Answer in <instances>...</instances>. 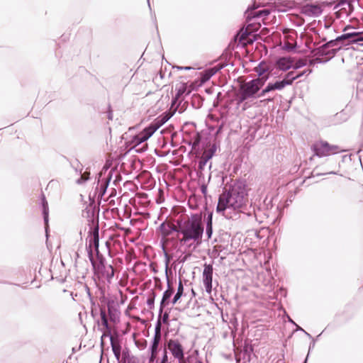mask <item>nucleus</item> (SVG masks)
I'll return each instance as SVG.
<instances>
[{"instance_id":"nucleus-32","label":"nucleus","mask_w":363,"mask_h":363,"mask_svg":"<svg viewBox=\"0 0 363 363\" xmlns=\"http://www.w3.org/2000/svg\"><path fill=\"white\" fill-rule=\"evenodd\" d=\"M239 35V42L243 44V42H245L247 38V33H243L242 34H238Z\"/></svg>"},{"instance_id":"nucleus-23","label":"nucleus","mask_w":363,"mask_h":363,"mask_svg":"<svg viewBox=\"0 0 363 363\" xmlns=\"http://www.w3.org/2000/svg\"><path fill=\"white\" fill-rule=\"evenodd\" d=\"M307 63V60L306 59H299L297 61H294L292 67L294 69H299L303 66H305Z\"/></svg>"},{"instance_id":"nucleus-30","label":"nucleus","mask_w":363,"mask_h":363,"mask_svg":"<svg viewBox=\"0 0 363 363\" xmlns=\"http://www.w3.org/2000/svg\"><path fill=\"white\" fill-rule=\"evenodd\" d=\"M89 174H90V173L89 172H84L81 175L80 179L78 180V183L81 184V183H83V182H86V180H88L89 178Z\"/></svg>"},{"instance_id":"nucleus-24","label":"nucleus","mask_w":363,"mask_h":363,"mask_svg":"<svg viewBox=\"0 0 363 363\" xmlns=\"http://www.w3.org/2000/svg\"><path fill=\"white\" fill-rule=\"evenodd\" d=\"M43 206L44 219H45V221L47 223L48 222V203L45 201V197H43Z\"/></svg>"},{"instance_id":"nucleus-39","label":"nucleus","mask_w":363,"mask_h":363,"mask_svg":"<svg viewBox=\"0 0 363 363\" xmlns=\"http://www.w3.org/2000/svg\"><path fill=\"white\" fill-rule=\"evenodd\" d=\"M113 195V192H111V194L110 196H112Z\"/></svg>"},{"instance_id":"nucleus-8","label":"nucleus","mask_w":363,"mask_h":363,"mask_svg":"<svg viewBox=\"0 0 363 363\" xmlns=\"http://www.w3.org/2000/svg\"><path fill=\"white\" fill-rule=\"evenodd\" d=\"M100 315H101V330L103 333L102 336H101V345H104V337H111V336H112V335H111V328L108 324V318H107L106 313V311L104 309H101Z\"/></svg>"},{"instance_id":"nucleus-34","label":"nucleus","mask_w":363,"mask_h":363,"mask_svg":"<svg viewBox=\"0 0 363 363\" xmlns=\"http://www.w3.org/2000/svg\"><path fill=\"white\" fill-rule=\"evenodd\" d=\"M307 71H303L302 72H300L299 74H298L297 75L295 76V79L301 77V76H303L305 73H306Z\"/></svg>"},{"instance_id":"nucleus-41","label":"nucleus","mask_w":363,"mask_h":363,"mask_svg":"<svg viewBox=\"0 0 363 363\" xmlns=\"http://www.w3.org/2000/svg\"><path fill=\"white\" fill-rule=\"evenodd\" d=\"M161 363H165V362H162Z\"/></svg>"},{"instance_id":"nucleus-36","label":"nucleus","mask_w":363,"mask_h":363,"mask_svg":"<svg viewBox=\"0 0 363 363\" xmlns=\"http://www.w3.org/2000/svg\"><path fill=\"white\" fill-rule=\"evenodd\" d=\"M108 183V179H107V180L105 182L104 184V192H103V194H104V192H105V191H106V189L107 188Z\"/></svg>"},{"instance_id":"nucleus-15","label":"nucleus","mask_w":363,"mask_h":363,"mask_svg":"<svg viewBox=\"0 0 363 363\" xmlns=\"http://www.w3.org/2000/svg\"><path fill=\"white\" fill-rule=\"evenodd\" d=\"M99 228L96 227L92 231L89 240V251H91L93 252V250L94 251L99 250Z\"/></svg>"},{"instance_id":"nucleus-35","label":"nucleus","mask_w":363,"mask_h":363,"mask_svg":"<svg viewBox=\"0 0 363 363\" xmlns=\"http://www.w3.org/2000/svg\"><path fill=\"white\" fill-rule=\"evenodd\" d=\"M167 361V352H165L162 362L166 363Z\"/></svg>"},{"instance_id":"nucleus-17","label":"nucleus","mask_w":363,"mask_h":363,"mask_svg":"<svg viewBox=\"0 0 363 363\" xmlns=\"http://www.w3.org/2000/svg\"><path fill=\"white\" fill-rule=\"evenodd\" d=\"M344 40H348L351 43H356L363 40V38L360 37V33L357 32L345 33L339 36L336 38L337 41H341Z\"/></svg>"},{"instance_id":"nucleus-20","label":"nucleus","mask_w":363,"mask_h":363,"mask_svg":"<svg viewBox=\"0 0 363 363\" xmlns=\"http://www.w3.org/2000/svg\"><path fill=\"white\" fill-rule=\"evenodd\" d=\"M291 81L288 79H283L280 82H276L275 83L272 84L274 90H281L284 89L286 86L291 85Z\"/></svg>"},{"instance_id":"nucleus-31","label":"nucleus","mask_w":363,"mask_h":363,"mask_svg":"<svg viewBox=\"0 0 363 363\" xmlns=\"http://www.w3.org/2000/svg\"><path fill=\"white\" fill-rule=\"evenodd\" d=\"M293 74H294V72H288V73L286 74V76H285V77H284V79H288V80H289V81L291 80V84H292V83H293V82L295 80V76L294 77V76H293Z\"/></svg>"},{"instance_id":"nucleus-11","label":"nucleus","mask_w":363,"mask_h":363,"mask_svg":"<svg viewBox=\"0 0 363 363\" xmlns=\"http://www.w3.org/2000/svg\"><path fill=\"white\" fill-rule=\"evenodd\" d=\"M109 337H110V340H111V345L112 351H113L114 356H115L116 359H117V361L118 362H120L121 357V349H122L121 340L118 336L112 335Z\"/></svg>"},{"instance_id":"nucleus-14","label":"nucleus","mask_w":363,"mask_h":363,"mask_svg":"<svg viewBox=\"0 0 363 363\" xmlns=\"http://www.w3.org/2000/svg\"><path fill=\"white\" fill-rule=\"evenodd\" d=\"M301 12L309 16H318L321 13L322 9L318 4H306L301 8Z\"/></svg>"},{"instance_id":"nucleus-33","label":"nucleus","mask_w":363,"mask_h":363,"mask_svg":"<svg viewBox=\"0 0 363 363\" xmlns=\"http://www.w3.org/2000/svg\"><path fill=\"white\" fill-rule=\"evenodd\" d=\"M254 42V40L253 39H251V38H247L246 41L245 42H243V45L245 46L247 45H251Z\"/></svg>"},{"instance_id":"nucleus-28","label":"nucleus","mask_w":363,"mask_h":363,"mask_svg":"<svg viewBox=\"0 0 363 363\" xmlns=\"http://www.w3.org/2000/svg\"><path fill=\"white\" fill-rule=\"evenodd\" d=\"M95 252L96 259H94V262H105V258L104 257L103 255L99 252V250H96Z\"/></svg>"},{"instance_id":"nucleus-12","label":"nucleus","mask_w":363,"mask_h":363,"mask_svg":"<svg viewBox=\"0 0 363 363\" xmlns=\"http://www.w3.org/2000/svg\"><path fill=\"white\" fill-rule=\"evenodd\" d=\"M255 70L259 77L256 79L263 80V84H264L265 82L268 79L269 77V66L264 62H261L257 67H255Z\"/></svg>"},{"instance_id":"nucleus-40","label":"nucleus","mask_w":363,"mask_h":363,"mask_svg":"<svg viewBox=\"0 0 363 363\" xmlns=\"http://www.w3.org/2000/svg\"><path fill=\"white\" fill-rule=\"evenodd\" d=\"M190 67H185V69H189Z\"/></svg>"},{"instance_id":"nucleus-42","label":"nucleus","mask_w":363,"mask_h":363,"mask_svg":"<svg viewBox=\"0 0 363 363\" xmlns=\"http://www.w3.org/2000/svg\"><path fill=\"white\" fill-rule=\"evenodd\" d=\"M199 363H202L201 362H199Z\"/></svg>"},{"instance_id":"nucleus-3","label":"nucleus","mask_w":363,"mask_h":363,"mask_svg":"<svg viewBox=\"0 0 363 363\" xmlns=\"http://www.w3.org/2000/svg\"><path fill=\"white\" fill-rule=\"evenodd\" d=\"M263 85V80L255 79L241 84L237 94L238 102L242 103L248 99L255 97Z\"/></svg>"},{"instance_id":"nucleus-13","label":"nucleus","mask_w":363,"mask_h":363,"mask_svg":"<svg viewBox=\"0 0 363 363\" xmlns=\"http://www.w3.org/2000/svg\"><path fill=\"white\" fill-rule=\"evenodd\" d=\"M161 339V334H160V323H159L156 330H155V334L153 340V342L151 347V357L150 360L153 361L154 359L156 357L157 353V348Z\"/></svg>"},{"instance_id":"nucleus-7","label":"nucleus","mask_w":363,"mask_h":363,"mask_svg":"<svg viewBox=\"0 0 363 363\" xmlns=\"http://www.w3.org/2000/svg\"><path fill=\"white\" fill-rule=\"evenodd\" d=\"M160 127L158 124H151L150 126L145 128L143 131L139 133L133 140V142L136 145H139L145 141H146L149 138H150L152 134L157 130Z\"/></svg>"},{"instance_id":"nucleus-38","label":"nucleus","mask_w":363,"mask_h":363,"mask_svg":"<svg viewBox=\"0 0 363 363\" xmlns=\"http://www.w3.org/2000/svg\"><path fill=\"white\" fill-rule=\"evenodd\" d=\"M122 354H123V357L125 358V352H123Z\"/></svg>"},{"instance_id":"nucleus-18","label":"nucleus","mask_w":363,"mask_h":363,"mask_svg":"<svg viewBox=\"0 0 363 363\" xmlns=\"http://www.w3.org/2000/svg\"><path fill=\"white\" fill-rule=\"evenodd\" d=\"M269 14V11L267 9L259 10V11H257L255 9H252V10L247 11V21H250L252 18H259L262 16H267Z\"/></svg>"},{"instance_id":"nucleus-1","label":"nucleus","mask_w":363,"mask_h":363,"mask_svg":"<svg viewBox=\"0 0 363 363\" xmlns=\"http://www.w3.org/2000/svg\"><path fill=\"white\" fill-rule=\"evenodd\" d=\"M177 224V237L181 244L199 246L201 243L204 229L200 216L180 217Z\"/></svg>"},{"instance_id":"nucleus-25","label":"nucleus","mask_w":363,"mask_h":363,"mask_svg":"<svg viewBox=\"0 0 363 363\" xmlns=\"http://www.w3.org/2000/svg\"><path fill=\"white\" fill-rule=\"evenodd\" d=\"M274 91V87L272 84L269 83L262 91V92L258 95L259 97L264 96L267 93Z\"/></svg>"},{"instance_id":"nucleus-29","label":"nucleus","mask_w":363,"mask_h":363,"mask_svg":"<svg viewBox=\"0 0 363 363\" xmlns=\"http://www.w3.org/2000/svg\"><path fill=\"white\" fill-rule=\"evenodd\" d=\"M212 220H211V217L209 219V221L208 223V225H207V228H206V234L208 235V238H211V235H212Z\"/></svg>"},{"instance_id":"nucleus-16","label":"nucleus","mask_w":363,"mask_h":363,"mask_svg":"<svg viewBox=\"0 0 363 363\" xmlns=\"http://www.w3.org/2000/svg\"><path fill=\"white\" fill-rule=\"evenodd\" d=\"M294 62V60L292 57H281L279 58L277 62L276 66L277 67L282 71H286L289 69L291 67H292L293 64Z\"/></svg>"},{"instance_id":"nucleus-27","label":"nucleus","mask_w":363,"mask_h":363,"mask_svg":"<svg viewBox=\"0 0 363 363\" xmlns=\"http://www.w3.org/2000/svg\"><path fill=\"white\" fill-rule=\"evenodd\" d=\"M214 72L213 70H208L206 71L203 74V77H202V82H206L207 80H208L213 74H214Z\"/></svg>"},{"instance_id":"nucleus-2","label":"nucleus","mask_w":363,"mask_h":363,"mask_svg":"<svg viewBox=\"0 0 363 363\" xmlns=\"http://www.w3.org/2000/svg\"><path fill=\"white\" fill-rule=\"evenodd\" d=\"M247 202L245 185L238 182L228 191H225L220 195L216 211L218 213H223L227 208L240 209L246 206Z\"/></svg>"},{"instance_id":"nucleus-5","label":"nucleus","mask_w":363,"mask_h":363,"mask_svg":"<svg viewBox=\"0 0 363 363\" xmlns=\"http://www.w3.org/2000/svg\"><path fill=\"white\" fill-rule=\"evenodd\" d=\"M89 258L93 266L94 274L99 279H106L110 280L114 275V270L111 265H106L104 262H94V257L91 251L89 252Z\"/></svg>"},{"instance_id":"nucleus-37","label":"nucleus","mask_w":363,"mask_h":363,"mask_svg":"<svg viewBox=\"0 0 363 363\" xmlns=\"http://www.w3.org/2000/svg\"><path fill=\"white\" fill-rule=\"evenodd\" d=\"M167 317H168V315L167 314H164V317H163V320H164L166 318H167Z\"/></svg>"},{"instance_id":"nucleus-4","label":"nucleus","mask_w":363,"mask_h":363,"mask_svg":"<svg viewBox=\"0 0 363 363\" xmlns=\"http://www.w3.org/2000/svg\"><path fill=\"white\" fill-rule=\"evenodd\" d=\"M311 150L314 152V155L319 157H328L343 151L340 146L330 144L323 140L315 141L311 145Z\"/></svg>"},{"instance_id":"nucleus-19","label":"nucleus","mask_w":363,"mask_h":363,"mask_svg":"<svg viewBox=\"0 0 363 363\" xmlns=\"http://www.w3.org/2000/svg\"><path fill=\"white\" fill-rule=\"evenodd\" d=\"M174 293L173 289L168 284V289L164 292L162 301L160 303V310L162 311V308L168 303V300L172 296V294Z\"/></svg>"},{"instance_id":"nucleus-9","label":"nucleus","mask_w":363,"mask_h":363,"mask_svg":"<svg viewBox=\"0 0 363 363\" xmlns=\"http://www.w3.org/2000/svg\"><path fill=\"white\" fill-rule=\"evenodd\" d=\"M177 224L174 225L169 222L163 223L160 227V230L162 237L164 242H167L169 237L173 233L177 232Z\"/></svg>"},{"instance_id":"nucleus-6","label":"nucleus","mask_w":363,"mask_h":363,"mask_svg":"<svg viewBox=\"0 0 363 363\" xmlns=\"http://www.w3.org/2000/svg\"><path fill=\"white\" fill-rule=\"evenodd\" d=\"M168 349L179 363H185L184 357V348L182 344L177 340H170L168 342Z\"/></svg>"},{"instance_id":"nucleus-22","label":"nucleus","mask_w":363,"mask_h":363,"mask_svg":"<svg viewBox=\"0 0 363 363\" xmlns=\"http://www.w3.org/2000/svg\"><path fill=\"white\" fill-rule=\"evenodd\" d=\"M187 87L185 84H182L177 89L175 98L179 99L183 94L186 91Z\"/></svg>"},{"instance_id":"nucleus-21","label":"nucleus","mask_w":363,"mask_h":363,"mask_svg":"<svg viewBox=\"0 0 363 363\" xmlns=\"http://www.w3.org/2000/svg\"><path fill=\"white\" fill-rule=\"evenodd\" d=\"M183 292H184L183 284H182V281L181 280H179L177 292L175 294V296L172 300L173 304H175L179 300V298L182 297V296L183 294Z\"/></svg>"},{"instance_id":"nucleus-26","label":"nucleus","mask_w":363,"mask_h":363,"mask_svg":"<svg viewBox=\"0 0 363 363\" xmlns=\"http://www.w3.org/2000/svg\"><path fill=\"white\" fill-rule=\"evenodd\" d=\"M260 27V23H252V24H249L247 26V28H246V30L248 31V32H252V31H255V30H257Z\"/></svg>"},{"instance_id":"nucleus-10","label":"nucleus","mask_w":363,"mask_h":363,"mask_svg":"<svg viewBox=\"0 0 363 363\" xmlns=\"http://www.w3.org/2000/svg\"><path fill=\"white\" fill-rule=\"evenodd\" d=\"M213 267L210 264L205 265L203 272V281L208 293L212 290Z\"/></svg>"}]
</instances>
